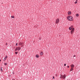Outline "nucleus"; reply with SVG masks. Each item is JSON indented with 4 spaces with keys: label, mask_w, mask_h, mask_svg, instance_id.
<instances>
[{
    "label": "nucleus",
    "mask_w": 80,
    "mask_h": 80,
    "mask_svg": "<svg viewBox=\"0 0 80 80\" xmlns=\"http://www.w3.org/2000/svg\"><path fill=\"white\" fill-rule=\"evenodd\" d=\"M67 18L68 20H69V21H73V17H72L71 16H70L67 17Z\"/></svg>",
    "instance_id": "1"
},
{
    "label": "nucleus",
    "mask_w": 80,
    "mask_h": 80,
    "mask_svg": "<svg viewBox=\"0 0 80 80\" xmlns=\"http://www.w3.org/2000/svg\"><path fill=\"white\" fill-rule=\"evenodd\" d=\"M66 78V75H61L60 78H62V79H65Z\"/></svg>",
    "instance_id": "2"
},
{
    "label": "nucleus",
    "mask_w": 80,
    "mask_h": 80,
    "mask_svg": "<svg viewBox=\"0 0 80 80\" xmlns=\"http://www.w3.org/2000/svg\"><path fill=\"white\" fill-rule=\"evenodd\" d=\"M21 49V48L20 47H17L15 49V51H17V50H18V51H20V50Z\"/></svg>",
    "instance_id": "3"
},
{
    "label": "nucleus",
    "mask_w": 80,
    "mask_h": 80,
    "mask_svg": "<svg viewBox=\"0 0 80 80\" xmlns=\"http://www.w3.org/2000/svg\"><path fill=\"white\" fill-rule=\"evenodd\" d=\"M60 22L59 19H57L56 21V23H58Z\"/></svg>",
    "instance_id": "4"
},
{
    "label": "nucleus",
    "mask_w": 80,
    "mask_h": 80,
    "mask_svg": "<svg viewBox=\"0 0 80 80\" xmlns=\"http://www.w3.org/2000/svg\"><path fill=\"white\" fill-rule=\"evenodd\" d=\"M74 28H72V30H71V34H73V33L74 32Z\"/></svg>",
    "instance_id": "5"
},
{
    "label": "nucleus",
    "mask_w": 80,
    "mask_h": 80,
    "mask_svg": "<svg viewBox=\"0 0 80 80\" xmlns=\"http://www.w3.org/2000/svg\"><path fill=\"white\" fill-rule=\"evenodd\" d=\"M74 67H75V66L73 64H72L71 65V68H74Z\"/></svg>",
    "instance_id": "6"
},
{
    "label": "nucleus",
    "mask_w": 80,
    "mask_h": 80,
    "mask_svg": "<svg viewBox=\"0 0 80 80\" xmlns=\"http://www.w3.org/2000/svg\"><path fill=\"white\" fill-rule=\"evenodd\" d=\"M7 57H7V56H6L5 57L4 59V61H5V60H6V59H7Z\"/></svg>",
    "instance_id": "7"
},
{
    "label": "nucleus",
    "mask_w": 80,
    "mask_h": 80,
    "mask_svg": "<svg viewBox=\"0 0 80 80\" xmlns=\"http://www.w3.org/2000/svg\"><path fill=\"white\" fill-rule=\"evenodd\" d=\"M68 15H71V12L70 11H69L68 12Z\"/></svg>",
    "instance_id": "8"
},
{
    "label": "nucleus",
    "mask_w": 80,
    "mask_h": 80,
    "mask_svg": "<svg viewBox=\"0 0 80 80\" xmlns=\"http://www.w3.org/2000/svg\"><path fill=\"white\" fill-rule=\"evenodd\" d=\"M73 68H71L70 70V71L71 72H72V71H73Z\"/></svg>",
    "instance_id": "9"
},
{
    "label": "nucleus",
    "mask_w": 80,
    "mask_h": 80,
    "mask_svg": "<svg viewBox=\"0 0 80 80\" xmlns=\"http://www.w3.org/2000/svg\"><path fill=\"white\" fill-rule=\"evenodd\" d=\"M36 58H38V57H39V56H38V55H36Z\"/></svg>",
    "instance_id": "10"
},
{
    "label": "nucleus",
    "mask_w": 80,
    "mask_h": 80,
    "mask_svg": "<svg viewBox=\"0 0 80 80\" xmlns=\"http://www.w3.org/2000/svg\"><path fill=\"white\" fill-rule=\"evenodd\" d=\"M18 44L19 45H22V42H20Z\"/></svg>",
    "instance_id": "11"
},
{
    "label": "nucleus",
    "mask_w": 80,
    "mask_h": 80,
    "mask_svg": "<svg viewBox=\"0 0 80 80\" xmlns=\"http://www.w3.org/2000/svg\"><path fill=\"white\" fill-rule=\"evenodd\" d=\"M69 30H72V28L71 27H70L69 28Z\"/></svg>",
    "instance_id": "12"
},
{
    "label": "nucleus",
    "mask_w": 80,
    "mask_h": 80,
    "mask_svg": "<svg viewBox=\"0 0 80 80\" xmlns=\"http://www.w3.org/2000/svg\"><path fill=\"white\" fill-rule=\"evenodd\" d=\"M76 17H78V16H79V15L78 14H77L76 15Z\"/></svg>",
    "instance_id": "13"
},
{
    "label": "nucleus",
    "mask_w": 80,
    "mask_h": 80,
    "mask_svg": "<svg viewBox=\"0 0 80 80\" xmlns=\"http://www.w3.org/2000/svg\"><path fill=\"white\" fill-rule=\"evenodd\" d=\"M11 18H15V17H14V16H11Z\"/></svg>",
    "instance_id": "14"
},
{
    "label": "nucleus",
    "mask_w": 80,
    "mask_h": 80,
    "mask_svg": "<svg viewBox=\"0 0 80 80\" xmlns=\"http://www.w3.org/2000/svg\"><path fill=\"white\" fill-rule=\"evenodd\" d=\"M40 55H43V52H41L40 53Z\"/></svg>",
    "instance_id": "15"
},
{
    "label": "nucleus",
    "mask_w": 80,
    "mask_h": 80,
    "mask_svg": "<svg viewBox=\"0 0 80 80\" xmlns=\"http://www.w3.org/2000/svg\"><path fill=\"white\" fill-rule=\"evenodd\" d=\"M1 72H2L3 71V70H2V67L1 68Z\"/></svg>",
    "instance_id": "16"
},
{
    "label": "nucleus",
    "mask_w": 80,
    "mask_h": 80,
    "mask_svg": "<svg viewBox=\"0 0 80 80\" xmlns=\"http://www.w3.org/2000/svg\"><path fill=\"white\" fill-rule=\"evenodd\" d=\"M4 65H7V63H4Z\"/></svg>",
    "instance_id": "17"
},
{
    "label": "nucleus",
    "mask_w": 80,
    "mask_h": 80,
    "mask_svg": "<svg viewBox=\"0 0 80 80\" xmlns=\"http://www.w3.org/2000/svg\"><path fill=\"white\" fill-rule=\"evenodd\" d=\"M15 53L16 54H17V53H18V52H15Z\"/></svg>",
    "instance_id": "18"
},
{
    "label": "nucleus",
    "mask_w": 80,
    "mask_h": 80,
    "mask_svg": "<svg viewBox=\"0 0 80 80\" xmlns=\"http://www.w3.org/2000/svg\"><path fill=\"white\" fill-rule=\"evenodd\" d=\"M75 3L76 4V3H77V2H75Z\"/></svg>",
    "instance_id": "19"
},
{
    "label": "nucleus",
    "mask_w": 80,
    "mask_h": 80,
    "mask_svg": "<svg viewBox=\"0 0 80 80\" xmlns=\"http://www.w3.org/2000/svg\"><path fill=\"white\" fill-rule=\"evenodd\" d=\"M64 66H66V64H64Z\"/></svg>",
    "instance_id": "20"
},
{
    "label": "nucleus",
    "mask_w": 80,
    "mask_h": 80,
    "mask_svg": "<svg viewBox=\"0 0 80 80\" xmlns=\"http://www.w3.org/2000/svg\"><path fill=\"white\" fill-rule=\"evenodd\" d=\"M17 45H18V43H16V45L17 46Z\"/></svg>",
    "instance_id": "21"
},
{
    "label": "nucleus",
    "mask_w": 80,
    "mask_h": 80,
    "mask_svg": "<svg viewBox=\"0 0 80 80\" xmlns=\"http://www.w3.org/2000/svg\"><path fill=\"white\" fill-rule=\"evenodd\" d=\"M54 78V76H53V77L52 79H53Z\"/></svg>",
    "instance_id": "22"
},
{
    "label": "nucleus",
    "mask_w": 80,
    "mask_h": 80,
    "mask_svg": "<svg viewBox=\"0 0 80 80\" xmlns=\"http://www.w3.org/2000/svg\"><path fill=\"white\" fill-rule=\"evenodd\" d=\"M76 57V56H75V55H74L73 56V57Z\"/></svg>",
    "instance_id": "23"
},
{
    "label": "nucleus",
    "mask_w": 80,
    "mask_h": 80,
    "mask_svg": "<svg viewBox=\"0 0 80 80\" xmlns=\"http://www.w3.org/2000/svg\"><path fill=\"white\" fill-rule=\"evenodd\" d=\"M69 66H68V68H69Z\"/></svg>",
    "instance_id": "24"
},
{
    "label": "nucleus",
    "mask_w": 80,
    "mask_h": 80,
    "mask_svg": "<svg viewBox=\"0 0 80 80\" xmlns=\"http://www.w3.org/2000/svg\"><path fill=\"white\" fill-rule=\"evenodd\" d=\"M6 45H7V43H6Z\"/></svg>",
    "instance_id": "25"
},
{
    "label": "nucleus",
    "mask_w": 80,
    "mask_h": 80,
    "mask_svg": "<svg viewBox=\"0 0 80 80\" xmlns=\"http://www.w3.org/2000/svg\"><path fill=\"white\" fill-rule=\"evenodd\" d=\"M77 1H78L77 0H76V2H77Z\"/></svg>",
    "instance_id": "26"
},
{
    "label": "nucleus",
    "mask_w": 80,
    "mask_h": 80,
    "mask_svg": "<svg viewBox=\"0 0 80 80\" xmlns=\"http://www.w3.org/2000/svg\"><path fill=\"white\" fill-rule=\"evenodd\" d=\"M71 27H73V26H72Z\"/></svg>",
    "instance_id": "27"
},
{
    "label": "nucleus",
    "mask_w": 80,
    "mask_h": 80,
    "mask_svg": "<svg viewBox=\"0 0 80 80\" xmlns=\"http://www.w3.org/2000/svg\"><path fill=\"white\" fill-rule=\"evenodd\" d=\"M39 40H41V38H40V39H39Z\"/></svg>",
    "instance_id": "28"
},
{
    "label": "nucleus",
    "mask_w": 80,
    "mask_h": 80,
    "mask_svg": "<svg viewBox=\"0 0 80 80\" xmlns=\"http://www.w3.org/2000/svg\"><path fill=\"white\" fill-rule=\"evenodd\" d=\"M1 60H0V62H1Z\"/></svg>",
    "instance_id": "29"
}]
</instances>
